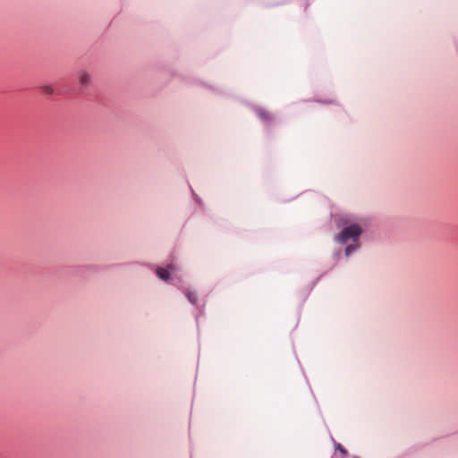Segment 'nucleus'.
<instances>
[{"label":"nucleus","instance_id":"nucleus-2","mask_svg":"<svg viewBox=\"0 0 458 458\" xmlns=\"http://www.w3.org/2000/svg\"><path fill=\"white\" fill-rule=\"evenodd\" d=\"M174 271L175 267L174 265H169L166 268L158 267L157 269V274L160 279L167 281L169 279L170 274Z\"/></svg>","mask_w":458,"mask_h":458},{"label":"nucleus","instance_id":"nucleus-6","mask_svg":"<svg viewBox=\"0 0 458 458\" xmlns=\"http://www.w3.org/2000/svg\"><path fill=\"white\" fill-rule=\"evenodd\" d=\"M353 250H354V248H353L352 245L348 246V247L346 248V250H345V254H346L347 256H349V255L352 253V251Z\"/></svg>","mask_w":458,"mask_h":458},{"label":"nucleus","instance_id":"nucleus-3","mask_svg":"<svg viewBox=\"0 0 458 458\" xmlns=\"http://www.w3.org/2000/svg\"><path fill=\"white\" fill-rule=\"evenodd\" d=\"M79 83L82 87H88L91 81V75L87 71H80L78 73Z\"/></svg>","mask_w":458,"mask_h":458},{"label":"nucleus","instance_id":"nucleus-1","mask_svg":"<svg viewBox=\"0 0 458 458\" xmlns=\"http://www.w3.org/2000/svg\"><path fill=\"white\" fill-rule=\"evenodd\" d=\"M361 231L362 229L360 225L352 224L341 231L336 236V241L343 244L356 242L359 240Z\"/></svg>","mask_w":458,"mask_h":458},{"label":"nucleus","instance_id":"nucleus-4","mask_svg":"<svg viewBox=\"0 0 458 458\" xmlns=\"http://www.w3.org/2000/svg\"><path fill=\"white\" fill-rule=\"evenodd\" d=\"M41 91L47 95H52L55 93V89L51 85H43L40 88Z\"/></svg>","mask_w":458,"mask_h":458},{"label":"nucleus","instance_id":"nucleus-5","mask_svg":"<svg viewBox=\"0 0 458 458\" xmlns=\"http://www.w3.org/2000/svg\"><path fill=\"white\" fill-rule=\"evenodd\" d=\"M186 295H187V298L188 300L191 302V303H195L196 301V297L193 293H190V292H187L186 293Z\"/></svg>","mask_w":458,"mask_h":458}]
</instances>
